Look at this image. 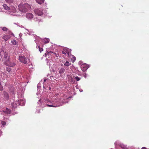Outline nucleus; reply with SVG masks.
I'll return each instance as SVG.
<instances>
[{
  "mask_svg": "<svg viewBox=\"0 0 149 149\" xmlns=\"http://www.w3.org/2000/svg\"><path fill=\"white\" fill-rule=\"evenodd\" d=\"M2 95L3 96L6 100H8L9 99V94H8V93L6 91H3Z\"/></svg>",
  "mask_w": 149,
  "mask_h": 149,
  "instance_id": "6",
  "label": "nucleus"
},
{
  "mask_svg": "<svg viewBox=\"0 0 149 149\" xmlns=\"http://www.w3.org/2000/svg\"><path fill=\"white\" fill-rule=\"evenodd\" d=\"M19 61L22 63L24 64L27 63V59L25 57L22 55L19 56Z\"/></svg>",
  "mask_w": 149,
  "mask_h": 149,
  "instance_id": "2",
  "label": "nucleus"
},
{
  "mask_svg": "<svg viewBox=\"0 0 149 149\" xmlns=\"http://www.w3.org/2000/svg\"><path fill=\"white\" fill-rule=\"evenodd\" d=\"M8 3H12L13 1V0H5Z\"/></svg>",
  "mask_w": 149,
  "mask_h": 149,
  "instance_id": "19",
  "label": "nucleus"
},
{
  "mask_svg": "<svg viewBox=\"0 0 149 149\" xmlns=\"http://www.w3.org/2000/svg\"><path fill=\"white\" fill-rule=\"evenodd\" d=\"M73 58L74 59L73 61H74L76 59V57L75 56L73 57Z\"/></svg>",
  "mask_w": 149,
  "mask_h": 149,
  "instance_id": "30",
  "label": "nucleus"
},
{
  "mask_svg": "<svg viewBox=\"0 0 149 149\" xmlns=\"http://www.w3.org/2000/svg\"><path fill=\"white\" fill-rule=\"evenodd\" d=\"M9 91L10 93H12L13 94H14V87L13 86L10 87L9 88Z\"/></svg>",
  "mask_w": 149,
  "mask_h": 149,
  "instance_id": "13",
  "label": "nucleus"
},
{
  "mask_svg": "<svg viewBox=\"0 0 149 149\" xmlns=\"http://www.w3.org/2000/svg\"><path fill=\"white\" fill-rule=\"evenodd\" d=\"M141 149H146V148L145 147H143Z\"/></svg>",
  "mask_w": 149,
  "mask_h": 149,
  "instance_id": "32",
  "label": "nucleus"
},
{
  "mask_svg": "<svg viewBox=\"0 0 149 149\" xmlns=\"http://www.w3.org/2000/svg\"><path fill=\"white\" fill-rule=\"evenodd\" d=\"M11 43L14 45H17L18 42L15 40H14L11 41Z\"/></svg>",
  "mask_w": 149,
  "mask_h": 149,
  "instance_id": "20",
  "label": "nucleus"
},
{
  "mask_svg": "<svg viewBox=\"0 0 149 149\" xmlns=\"http://www.w3.org/2000/svg\"><path fill=\"white\" fill-rule=\"evenodd\" d=\"M26 17L28 19H31L33 17V15L31 13H29L26 14Z\"/></svg>",
  "mask_w": 149,
  "mask_h": 149,
  "instance_id": "9",
  "label": "nucleus"
},
{
  "mask_svg": "<svg viewBox=\"0 0 149 149\" xmlns=\"http://www.w3.org/2000/svg\"><path fill=\"white\" fill-rule=\"evenodd\" d=\"M3 90V88L2 86L1 85V83L0 82V91H2Z\"/></svg>",
  "mask_w": 149,
  "mask_h": 149,
  "instance_id": "24",
  "label": "nucleus"
},
{
  "mask_svg": "<svg viewBox=\"0 0 149 149\" xmlns=\"http://www.w3.org/2000/svg\"><path fill=\"white\" fill-rule=\"evenodd\" d=\"M46 80V79H45L44 80V82H45Z\"/></svg>",
  "mask_w": 149,
  "mask_h": 149,
  "instance_id": "33",
  "label": "nucleus"
},
{
  "mask_svg": "<svg viewBox=\"0 0 149 149\" xmlns=\"http://www.w3.org/2000/svg\"><path fill=\"white\" fill-rule=\"evenodd\" d=\"M88 68V66L86 64H82L81 66V68L83 72L86 71Z\"/></svg>",
  "mask_w": 149,
  "mask_h": 149,
  "instance_id": "7",
  "label": "nucleus"
},
{
  "mask_svg": "<svg viewBox=\"0 0 149 149\" xmlns=\"http://www.w3.org/2000/svg\"><path fill=\"white\" fill-rule=\"evenodd\" d=\"M36 1L39 4H41L44 2V0H36Z\"/></svg>",
  "mask_w": 149,
  "mask_h": 149,
  "instance_id": "16",
  "label": "nucleus"
},
{
  "mask_svg": "<svg viewBox=\"0 0 149 149\" xmlns=\"http://www.w3.org/2000/svg\"><path fill=\"white\" fill-rule=\"evenodd\" d=\"M3 7L4 8L7 10H8L10 9V8L6 4H4L3 5Z\"/></svg>",
  "mask_w": 149,
  "mask_h": 149,
  "instance_id": "17",
  "label": "nucleus"
},
{
  "mask_svg": "<svg viewBox=\"0 0 149 149\" xmlns=\"http://www.w3.org/2000/svg\"><path fill=\"white\" fill-rule=\"evenodd\" d=\"M1 123L3 125H5L6 124V122L4 121H2Z\"/></svg>",
  "mask_w": 149,
  "mask_h": 149,
  "instance_id": "29",
  "label": "nucleus"
},
{
  "mask_svg": "<svg viewBox=\"0 0 149 149\" xmlns=\"http://www.w3.org/2000/svg\"><path fill=\"white\" fill-rule=\"evenodd\" d=\"M10 61H9V59L6 60L4 62V64L10 67H14L16 65L15 63H13L12 64H10Z\"/></svg>",
  "mask_w": 149,
  "mask_h": 149,
  "instance_id": "5",
  "label": "nucleus"
},
{
  "mask_svg": "<svg viewBox=\"0 0 149 149\" xmlns=\"http://www.w3.org/2000/svg\"><path fill=\"white\" fill-rule=\"evenodd\" d=\"M34 11L36 14L40 16L42 15L43 14L42 12L39 9H35Z\"/></svg>",
  "mask_w": 149,
  "mask_h": 149,
  "instance_id": "8",
  "label": "nucleus"
},
{
  "mask_svg": "<svg viewBox=\"0 0 149 149\" xmlns=\"http://www.w3.org/2000/svg\"><path fill=\"white\" fill-rule=\"evenodd\" d=\"M19 10L22 12L25 13L31 8L30 5L27 3L22 5L19 4L18 6Z\"/></svg>",
  "mask_w": 149,
  "mask_h": 149,
  "instance_id": "1",
  "label": "nucleus"
},
{
  "mask_svg": "<svg viewBox=\"0 0 149 149\" xmlns=\"http://www.w3.org/2000/svg\"><path fill=\"white\" fill-rule=\"evenodd\" d=\"M3 54L4 55L3 57L5 58V59H6V60H8L9 59V56L7 52H4L3 51H1L0 53V55L3 56Z\"/></svg>",
  "mask_w": 149,
  "mask_h": 149,
  "instance_id": "4",
  "label": "nucleus"
},
{
  "mask_svg": "<svg viewBox=\"0 0 149 149\" xmlns=\"http://www.w3.org/2000/svg\"><path fill=\"white\" fill-rule=\"evenodd\" d=\"M65 71V69L63 68H61V69H60L59 71V73L60 74H63L64 72Z\"/></svg>",
  "mask_w": 149,
  "mask_h": 149,
  "instance_id": "15",
  "label": "nucleus"
},
{
  "mask_svg": "<svg viewBox=\"0 0 149 149\" xmlns=\"http://www.w3.org/2000/svg\"><path fill=\"white\" fill-rule=\"evenodd\" d=\"M71 64V63H69L68 61H66L64 64V65L65 66H69Z\"/></svg>",
  "mask_w": 149,
  "mask_h": 149,
  "instance_id": "18",
  "label": "nucleus"
},
{
  "mask_svg": "<svg viewBox=\"0 0 149 149\" xmlns=\"http://www.w3.org/2000/svg\"><path fill=\"white\" fill-rule=\"evenodd\" d=\"M54 54L56 56V57H57V55L56 53H53L52 52H47L46 54H45V55H46L47 56V55H48V56H49L50 55H51L52 54Z\"/></svg>",
  "mask_w": 149,
  "mask_h": 149,
  "instance_id": "12",
  "label": "nucleus"
},
{
  "mask_svg": "<svg viewBox=\"0 0 149 149\" xmlns=\"http://www.w3.org/2000/svg\"><path fill=\"white\" fill-rule=\"evenodd\" d=\"M38 48L39 51L40 52L43 50V48L42 47H41L40 46H38Z\"/></svg>",
  "mask_w": 149,
  "mask_h": 149,
  "instance_id": "23",
  "label": "nucleus"
},
{
  "mask_svg": "<svg viewBox=\"0 0 149 149\" xmlns=\"http://www.w3.org/2000/svg\"><path fill=\"white\" fill-rule=\"evenodd\" d=\"M2 30L4 31H7L8 29L6 27H4L3 28Z\"/></svg>",
  "mask_w": 149,
  "mask_h": 149,
  "instance_id": "25",
  "label": "nucleus"
},
{
  "mask_svg": "<svg viewBox=\"0 0 149 149\" xmlns=\"http://www.w3.org/2000/svg\"><path fill=\"white\" fill-rule=\"evenodd\" d=\"M62 53L63 54L66 55L68 57L70 56L69 50L67 48L63 49L62 51Z\"/></svg>",
  "mask_w": 149,
  "mask_h": 149,
  "instance_id": "3",
  "label": "nucleus"
},
{
  "mask_svg": "<svg viewBox=\"0 0 149 149\" xmlns=\"http://www.w3.org/2000/svg\"><path fill=\"white\" fill-rule=\"evenodd\" d=\"M3 111L6 114H9L10 113L11 110L8 108H6L3 110Z\"/></svg>",
  "mask_w": 149,
  "mask_h": 149,
  "instance_id": "10",
  "label": "nucleus"
},
{
  "mask_svg": "<svg viewBox=\"0 0 149 149\" xmlns=\"http://www.w3.org/2000/svg\"><path fill=\"white\" fill-rule=\"evenodd\" d=\"M49 39L47 38H46L44 39L45 43H47L49 42Z\"/></svg>",
  "mask_w": 149,
  "mask_h": 149,
  "instance_id": "21",
  "label": "nucleus"
},
{
  "mask_svg": "<svg viewBox=\"0 0 149 149\" xmlns=\"http://www.w3.org/2000/svg\"><path fill=\"white\" fill-rule=\"evenodd\" d=\"M35 21L36 22V24H38V25H40V22H42L41 20L39 19H36L35 20Z\"/></svg>",
  "mask_w": 149,
  "mask_h": 149,
  "instance_id": "14",
  "label": "nucleus"
},
{
  "mask_svg": "<svg viewBox=\"0 0 149 149\" xmlns=\"http://www.w3.org/2000/svg\"><path fill=\"white\" fill-rule=\"evenodd\" d=\"M10 64H11V65L12 64L15 63H14V62H11V61L10 62Z\"/></svg>",
  "mask_w": 149,
  "mask_h": 149,
  "instance_id": "31",
  "label": "nucleus"
},
{
  "mask_svg": "<svg viewBox=\"0 0 149 149\" xmlns=\"http://www.w3.org/2000/svg\"><path fill=\"white\" fill-rule=\"evenodd\" d=\"M6 70L8 72H9L11 70L10 68H6Z\"/></svg>",
  "mask_w": 149,
  "mask_h": 149,
  "instance_id": "28",
  "label": "nucleus"
},
{
  "mask_svg": "<svg viewBox=\"0 0 149 149\" xmlns=\"http://www.w3.org/2000/svg\"><path fill=\"white\" fill-rule=\"evenodd\" d=\"M46 105L49 107H56V106H55L54 105H49V104H46Z\"/></svg>",
  "mask_w": 149,
  "mask_h": 149,
  "instance_id": "27",
  "label": "nucleus"
},
{
  "mask_svg": "<svg viewBox=\"0 0 149 149\" xmlns=\"http://www.w3.org/2000/svg\"><path fill=\"white\" fill-rule=\"evenodd\" d=\"M10 38V36L8 35H6L3 37V39L5 41H7Z\"/></svg>",
  "mask_w": 149,
  "mask_h": 149,
  "instance_id": "11",
  "label": "nucleus"
},
{
  "mask_svg": "<svg viewBox=\"0 0 149 149\" xmlns=\"http://www.w3.org/2000/svg\"><path fill=\"white\" fill-rule=\"evenodd\" d=\"M120 147L122 148L123 149H127L126 147L124 146V145H121L120 146Z\"/></svg>",
  "mask_w": 149,
  "mask_h": 149,
  "instance_id": "26",
  "label": "nucleus"
},
{
  "mask_svg": "<svg viewBox=\"0 0 149 149\" xmlns=\"http://www.w3.org/2000/svg\"><path fill=\"white\" fill-rule=\"evenodd\" d=\"M74 79L77 80V81H79L80 79L81 78L78 77V76H76Z\"/></svg>",
  "mask_w": 149,
  "mask_h": 149,
  "instance_id": "22",
  "label": "nucleus"
}]
</instances>
